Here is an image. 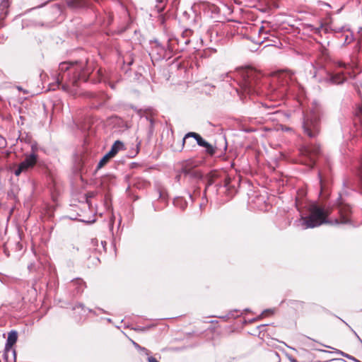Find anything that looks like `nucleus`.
Listing matches in <instances>:
<instances>
[{"label": "nucleus", "instance_id": "1", "mask_svg": "<svg viewBox=\"0 0 362 362\" xmlns=\"http://www.w3.org/2000/svg\"><path fill=\"white\" fill-rule=\"evenodd\" d=\"M336 204L339 209V219L329 221L327 217L330 214L328 209H325L316 204L310 206V214L308 216H302L300 219V225L302 229L313 228L321 226L323 223H348L350 222L351 207L343 203L342 199L339 197Z\"/></svg>", "mask_w": 362, "mask_h": 362}, {"label": "nucleus", "instance_id": "2", "mask_svg": "<svg viewBox=\"0 0 362 362\" xmlns=\"http://www.w3.org/2000/svg\"><path fill=\"white\" fill-rule=\"evenodd\" d=\"M83 62H64L59 65V74L56 82L57 86L65 81L62 88L68 90L70 85L77 86L78 81H86L88 78L90 71L85 67Z\"/></svg>", "mask_w": 362, "mask_h": 362}, {"label": "nucleus", "instance_id": "3", "mask_svg": "<svg viewBox=\"0 0 362 362\" xmlns=\"http://www.w3.org/2000/svg\"><path fill=\"white\" fill-rule=\"evenodd\" d=\"M238 76L240 78L238 84L244 93L252 94L257 92L256 87L261 78L260 73L248 67L238 70Z\"/></svg>", "mask_w": 362, "mask_h": 362}, {"label": "nucleus", "instance_id": "4", "mask_svg": "<svg viewBox=\"0 0 362 362\" xmlns=\"http://www.w3.org/2000/svg\"><path fill=\"white\" fill-rule=\"evenodd\" d=\"M303 129L310 138H315L320 131V117L318 111L311 110L304 116Z\"/></svg>", "mask_w": 362, "mask_h": 362}, {"label": "nucleus", "instance_id": "5", "mask_svg": "<svg viewBox=\"0 0 362 362\" xmlns=\"http://www.w3.org/2000/svg\"><path fill=\"white\" fill-rule=\"evenodd\" d=\"M37 159V155L25 153L24 160L18 164L16 169H14V175L16 176H19L23 173L28 172L36 165Z\"/></svg>", "mask_w": 362, "mask_h": 362}, {"label": "nucleus", "instance_id": "6", "mask_svg": "<svg viewBox=\"0 0 362 362\" xmlns=\"http://www.w3.org/2000/svg\"><path fill=\"white\" fill-rule=\"evenodd\" d=\"M18 339V333L15 330H11L8 335V338L5 344L3 358L4 360L12 358V351L16 350L13 349V346L16 343Z\"/></svg>", "mask_w": 362, "mask_h": 362}, {"label": "nucleus", "instance_id": "7", "mask_svg": "<svg viewBox=\"0 0 362 362\" xmlns=\"http://www.w3.org/2000/svg\"><path fill=\"white\" fill-rule=\"evenodd\" d=\"M303 155L308 156L310 159L312 165L315 163V156H317L320 152V147L319 145H308L305 146L300 149Z\"/></svg>", "mask_w": 362, "mask_h": 362}, {"label": "nucleus", "instance_id": "8", "mask_svg": "<svg viewBox=\"0 0 362 362\" xmlns=\"http://www.w3.org/2000/svg\"><path fill=\"white\" fill-rule=\"evenodd\" d=\"M181 173L184 175L185 178L192 182H197L202 177L199 171L192 168H188L186 165L182 168Z\"/></svg>", "mask_w": 362, "mask_h": 362}, {"label": "nucleus", "instance_id": "9", "mask_svg": "<svg viewBox=\"0 0 362 362\" xmlns=\"http://www.w3.org/2000/svg\"><path fill=\"white\" fill-rule=\"evenodd\" d=\"M189 138H194L196 140L197 144L199 146H204V144H206V141L204 140L199 134L195 133V132H188L185 135V136L182 139V146L185 145L187 139Z\"/></svg>", "mask_w": 362, "mask_h": 362}, {"label": "nucleus", "instance_id": "10", "mask_svg": "<svg viewBox=\"0 0 362 362\" xmlns=\"http://www.w3.org/2000/svg\"><path fill=\"white\" fill-rule=\"evenodd\" d=\"M71 286L74 288V292L77 294L81 293L86 287V283L79 278L72 280Z\"/></svg>", "mask_w": 362, "mask_h": 362}, {"label": "nucleus", "instance_id": "11", "mask_svg": "<svg viewBox=\"0 0 362 362\" xmlns=\"http://www.w3.org/2000/svg\"><path fill=\"white\" fill-rule=\"evenodd\" d=\"M346 78L342 72L337 73L329 76L327 81L332 84L339 85L343 83Z\"/></svg>", "mask_w": 362, "mask_h": 362}, {"label": "nucleus", "instance_id": "12", "mask_svg": "<svg viewBox=\"0 0 362 362\" xmlns=\"http://www.w3.org/2000/svg\"><path fill=\"white\" fill-rule=\"evenodd\" d=\"M124 148V144L117 140L116 141L111 147V149L107 153V155L110 158H113L120 150Z\"/></svg>", "mask_w": 362, "mask_h": 362}, {"label": "nucleus", "instance_id": "13", "mask_svg": "<svg viewBox=\"0 0 362 362\" xmlns=\"http://www.w3.org/2000/svg\"><path fill=\"white\" fill-rule=\"evenodd\" d=\"M174 205L182 210H185L187 206V202L182 197H177L174 199Z\"/></svg>", "mask_w": 362, "mask_h": 362}, {"label": "nucleus", "instance_id": "14", "mask_svg": "<svg viewBox=\"0 0 362 362\" xmlns=\"http://www.w3.org/2000/svg\"><path fill=\"white\" fill-rule=\"evenodd\" d=\"M9 0H1L0 2V10L4 16L7 14V8L9 7Z\"/></svg>", "mask_w": 362, "mask_h": 362}, {"label": "nucleus", "instance_id": "15", "mask_svg": "<svg viewBox=\"0 0 362 362\" xmlns=\"http://www.w3.org/2000/svg\"><path fill=\"white\" fill-rule=\"evenodd\" d=\"M202 147L205 148L206 153L209 154L210 156H213L216 153V148L214 147L211 144H210L207 141L206 142V144H204Z\"/></svg>", "mask_w": 362, "mask_h": 362}, {"label": "nucleus", "instance_id": "16", "mask_svg": "<svg viewBox=\"0 0 362 362\" xmlns=\"http://www.w3.org/2000/svg\"><path fill=\"white\" fill-rule=\"evenodd\" d=\"M68 6L71 8H81L86 6L85 3L78 0H71L68 2Z\"/></svg>", "mask_w": 362, "mask_h": 362}, {"label": "nucleus", "instance_id": "17", "mask_svg": "<svg viewBox=\"0 0 362 362\" xmlns=\"http://www.w3.org/2000/svg\"><path fill=\"white\" fill-rule=\"evenodd\" d=\"M110 158H111L110 156H109L107 153H106L98 163L96 170L102 168L108 162Z\"/></svg>", "mask_w": 362, "mask_h": 362}, {"label": "nucleus", "instance_id": "18", "mask_svg": "<svg viewBox=\"0 0 362 362\" xmlns=\"http://www.w3.org/2000/svg\"><path fill=\"white\" fill-rule=\"evenodd\" d=\"M74 310H81V311H82L83 313H86L87 311L88 312H91V310L90 309H86L85 308V306L81 304V303H78L77 305H76L74 308Z\"/></svg>", "mask_w": 362, "mask_h": 362}, {"label": "nucleus", "instance_id": "19", "mask_svg": "<svg viewBox=\"0 0 362 362\" xmlns=\"http://www.w3.org/2000/svg\"><path fill=\"white\" fill-rule=\"evenodd\" d=\"M354 37L353 34L350 35H346L344 36V44H350L351 42H353Z\"/></svg>", "mask_w": 362, "mask_h": 362}, {"label": "nucleus", "instance_id": "20", "mask_svg": "<svg viewBox=\"0 0 362 362\" xmlns=\"http://www.w3.org/2000/svg\"><path fill=\"white\" fill-rule=\"evenodd\" d=\"M230 182H231V179L228 177H226L224 180V185H223V187L226 189V190H230Z\"/></svg>", "mask_w": 362, "mask_h": 362}, {"label": "nucleus", "instance_id": "21", "mask_svg": "<svg viewBox=\"0 0 362 362\" xmlns=\"http://www.w3.org/2000/svg\"><path fill=\"white\" fill-rule=\"evenodd\" d=\"M38 150V146H37V143H33L31 145V152L29 153V154H35V155H37V151Z\"/></svg>", "mask_w": 362, "mask_h": 362}, {"label": "nucleus", "instance_id": "22", "mask_svg": "<svg viewBox=\"0 0 362 362\" xmlns=\"http://www.w3.org/2000/svg\"><path fill=\"white\" fill-rule=\"evenodd\" d=\"M4 362H16V351L13 350L12 351V358L4 360Z\"/></svg>", "mask_w": 362, "mask_h": 362}, {"label": "nucleus", "instance_id": "23", "mask_svg": "<svg viewBox=\"0 0 362 362\" xmlns=\"http://www.w3.org/2000/svg\"><path fill=\"white\" fill-rule=\"evenodd\" d=\"M337 66L339 67H341V68H344V69H347L348 66H349V64H345L344 62H338L337 63Z\"/></svg>", "mask_w": 362, "mask_h": 362}, {"label": "nucleus", "instance_id": "24", "mask_svg": "<svg viewBox=\"0 0 362 362\" xmlns=\"http://www.w3.org/2000/svg\"><path fill=\"white\" fill-rule=\"evenodd\" d=\"M6 144V139L0 136V147H4Z\"/></svg>", "mask_w": 362, "mask_h": 362}, {"label": "nucleus", "instance_id": "25", "mask_svg": "<svg viewBox=\"0 0 362 362\" xmlns=\"http://www.w3.org/2000/svg\"><path fill=\"white\" fill-rule=\"evenodd\" d=\"M340 354H341V355L345 356L346 358H349V359L354 360V361H356V362H360L358 360H357V359L354 358V357H352V356H349V355H348V354H343V352H341V351L340 352Z\"/></svg>", "mask_w": 362, "mask_h": 362}, {"label": "nucleus", "instance_id": "26", "mask_svg": "<svg viewBox=\"0 0 362 362\" xmlns=\"http://www.w3.org/2000/svg\"><path fill=\"white\" fill-rule=\"evenodd\" d=\"M286 90V88L282 87V88H279L277 91H278V93H279V94L284 95L285 93Z\"/></svg>", "mask_w": 362, "mask_h": 362}, {"label": "nucleus", "instance_id": "27", "mask_svg": "<svg viewBox=\"0 0 362 362\" xmlns=\"http://www.w3.org/2000/svg\"><path fill=\"white\" fill-rule=\"evenodd\" d=\"M148 362H158V361L156 358H153V356L148 357Z\"/></svg>", "mask_w": 362, "mask_h": 362}, {"label": "nucleus", "instance_id": "28", "mask_svg": "<svg viewBox=\"0 0 362 362\" xmlns=\"http://www.w3.org/2000/svg\"><path fill=\"white\" fill-rule=\"evenodd\" d=\"M141 144V140L138 141L137 143H136V148H137L136 153L139 152V146H140Z\"/></svg>", "mask_w": 362, "mask_h": 362}, {"label": "nucleus", "instance_id": "29", "mask_svg": "<svg viewBox=\"0 0 362 362\" xmlns=\"http://www.w3.org/2000/svg\"><path fill=\"white\" fill-rule=\"evenodd\" d=\"M34 267V264H30L28 266V269L30 272H31L33 270V268Z\"/></svg>", "mask_w": 362, "mask_h": 362}, {"label": "nucleus", "instance_id": "30", "mask_svg": "<svg viewBox=\"0 0 362 362\" xmlns=\"http://www.w3.org/2000/svg\"><path fill=\"white\" fill-rule=\"evenodd\" d=\"M290 361H291V362H298V361H297V360H296V358H292V357H291V358H290Z\"/></svg>", "mask_w": 362, "mask_h": 362}, {"label": "nucleus", "instance_id": "31", "mask_svg": "<svg viewBox=\"0 0 362 362\" xmlns=\"http://www.w3.org/2000/svg\"><path fill=\"white\" fill-rule=\"evenodd\" d=\"M156 7L158 8V11L159 12H161V11H163V7H158V5L156 6Z\"/></svg>", "mask_w": 362, "mask_h": 362}, {"label": "nucleus", "instance_id": "32", "mask_svg": "<svg viewBox=\"0 0 362 362\" xmlns=\"http://www.w3.org/2000/svg\"><path fill=\"white\" fill-rule=\"evenodd\" d=\"M354 334L357 337V338L358 339V340L360 341V342L362 344V340H361V339L358 337V335L356 332H354Z\"/></svg>", "mask_w": 362, "mask_h": 362}, {"label": "nucleus", "instance_id": "33", "mask_svg": "<svg viewBox=\"0 0 362 362\" xmlns=\"http://www.w3.org/2000/svg\"><path fill=\"white\" fill-rule=\"evenodd\" d=\"M181 175H178L176 176V179L179 181Z\"/></svg>", "mask_w": 362, "mask_h": 362}, {"label": "nucleus", "instance_id": "34", "mask_svg": "<svg viewBox=\"0 0 362 362\" xmlns=\"http://www.w3.org/2000/svg\"><path fill=\"white\" fill-rule=\"evenodd\" d=\"M134 345H135V346H136V347L139 348V349H141V347H140L137 344H136V343H134Z\"/></svg>", "mask_w": 362, "mask_h": 362}, {"label": "nucleus", "instance_id": "35", "mask_svg": "<svg viewBox=\"0 0 362 362\" xmlns=\"http://www.w3.org/2000/svg\"><path fill=\"white\" fill-rule=\"evenodd\" d=\"M316 30H317L316 33H319V32H320V28H317Z\"/></svg>", "mask_w": 362, "mask_h": 362}, {"label": "nucleus", "instance_id": "36", "mask_svg": "<svg viewBox=\"0 0 362 362\" xmlns=\"http://www.w3.org/2000/svg\"><path fill=\"white\" fill-rule=\"evenodd\" d=\"M358 33H362V28H360V30H358Z\"/></svg>", "mask_w": 362, "mask_h": 362}, {"label": "nucleus", "instance_id": "37", "mask_svg": "<svg viewBox=\"0 0 362 362\" xmlns=\"http://www.w3.org/2000/svg\"><path fill=\"white\" fill-rule=\"evenodd\" d=\"M344 30V27L339 29V31H342Z\"/></svg>", "mask_w": 362, "mask_h": 362}, {"label": "nucleus", "instance_id": "38", "mask_svg": "<svg viewBox=\"0 0 362 362\" xmlns=\"http://www.w3.org/2000/svg\"><path fill=\"white\" fill-rule=\"evenodd\" d=\"M150 123H151V126L152 127V125H153V121H152V119H151V120H150Z\"/></svg>", "mask_w": 362, "mask_h": 362}, {"label": "nucleus", "instance_id": "39", "mask_svg": "<svg viewBox=\"0 0 362 362\" xmlns=\"http://www.w3.org/2000/svg\"><path fill=\"white\" fill-rule=\"evenodd\" d=\"M212 184L211 181L209 180V183H208V185H211Z\"/></svg>", "mask_w": 362, "mask_h": 362}, {"label": "nucleus", "instance_id": "40", "mask_svg": "<svg viewBox=\"0 0 362 362\" xmlns=\"http://www.w3.org/2000/svg\"><path fill=\"white\" fill-rule=\"evenodd\" d=\"M18 90H22V88H20V87H18Z\"/></svg>", "mask_w": 362, "mask_h": 362}, {"label": "nucleus", "instance_id": "41", "mask_svg": "<svg viewBox=\"0 0 362 362\" xmlns=\"http://www.w3.org/2000/svg\"><path fill=\"white\" fill-rule=\"evenodd\" d=\"M318 176L320 177V178L321 179V177H320V173L318 174Z\"/></svg>", "mask_w": 362, "mask_h": 362}, {"label": "nucleus", "instance_id": "42", "mask_svg": "<svg viewBox=\"0 0 362 362\" xmlns=\"http://www.w3.org/2000/svg\"><path fill=\"white\" fill-rule=\"evenodd\" d=\"M157 1H159V2H160V1H161V0H157Z\"/></svg>", "mask_w": 362, "mask_h": 362}]
</instances>
